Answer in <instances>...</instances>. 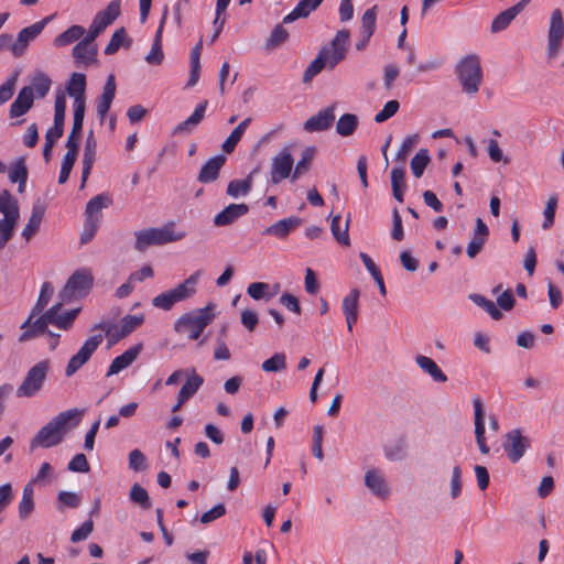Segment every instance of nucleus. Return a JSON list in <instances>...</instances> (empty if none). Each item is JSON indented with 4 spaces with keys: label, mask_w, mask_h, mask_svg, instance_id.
Here are the masks:
<instances>
[{
    "label": "nucleus",
    "mask_w": 564,
    "mask_h": 564,
    "mask_svg": "<svg viewBox=\"0 0 564 564\" xmlns=\"http://www.w3.org/2000/svg\"><path fill=\"white\" fill-rule=\"evenodd\" d=\"M77 410H67L54 416L46 425H44L37 434L33 437L30 448L34 449L36 446L50 448L58 445L67 431V423L77 415Z\"/></svg>",
    "instance_id": "f257e3e1"
},
{
    "label": "nucleus",
    "mask_w": 564,
    "mask_h": 564,
    "mask_svg": "<svg viewBox=\"0 0 564 564\" xmlns=\"http://www.w3.org/2000/svg\"><path fill=\"white\" fill-rule=\"evenodd\" d=\"M134 249L139 252H143L150 247L163 246L182 240L185 237V232L176 231L174 223H167L160 228L151 227L138 230L134 232Z\"/></svg>",
    "instance_id": "f03ea898"
},
{
    "label": "nucleus",
    "mask_w": 564,
    "mask_h": 564,
    "mask_svg": "<svg viewBox=\"0 0 564 564\" xmlns=\"http://www.w3.org/2000/svg\"><path fill=\"white\" fill-rule=\"evenodd\" d=\"M213 308L214 305L208 304L204 308L182 315L174 325L175 332L181 335H186L192 340L199 338L203 330L214 318Z\"/></svg>",
    "instance_id": "7ed1b4c3"
},
{
    "label": "nucleus",
    "mask_w": 564,
    "mask_h": 564,
    "mask_svg": "<svg viewBox=\"0 0 564 564\" xmlns=\"http://www.w3.org/2000/svg\"><path fill=\"white\" fill-rule=\"evenodd\" d=\"M200 275L202 271L194 272L176 288L155 296L152 300V305L164 311H170L175 303L192 297L196 293V285Z\"/></svg>",
    "instance_id": "20e7f679"
},
{
    "label": "nucleus",
    "mask_w": 564,
    "mask_h": 564,
    "mask_svg": "<svg viewBox=\"0 0 564 564\" xmlns=\"http://www.w3.org/2000/svg\"><path fill=\"white\" fill-rule=\"evenodd\" d=\"M456 72L463 90L468 95H475L482 82L479 57L475 54L465 56L457 64Z\"/></svg>",
    "instance_id": "39448f33"
},
{
    "label": "nucleus",
    "mask_w": 564,
    "mask_h": 564,
    "mask_svg": "<svg viewBox=\"0 0 564 564\" xmlns=\"http://www.w3.org/2000/svg\"><path fill=\"white\" fill-rule=\"evenodd\" d=\"M50 360H41L35 364L24 377L23 381L17 390L19 398L34 397L43 387L47 373L50 371Z\"/></svg>",
    "instance_id": "423d86ee"
},
{
    "label": "nucleus",
    "mask_w": 564,
    "mask_h": 564,
    "mask_svg": "<svg viewBox=\"0 0 564 564\" xmlns=\"http://www.w3.org/2000/svg\"><path fill=\"white\" fill-rule=\"evenodd\" d=\"M94 284V276L89 270L75 271L67 280L58 296L62 301H70L73 297L86 295Z\"/></svg>",
    "instance_id": "0eeeda50"
},
{
    "label": "nucleus",
    "mask_w": 564,
    "mask_h": 564,
    "mask_svg": "<svg viewBox=\"0 0 564 564\" xmlns=\"http://www.w3.org/2000/svg\"><path fill=\"white\" fill-rule=\"evenodd\" d=\"M104 340V336L101 334H96L90 336L85 340L79 350L70 357L65 368V376L72 377L75 375L88 360L91 358L93 354L97 350V348L101 345Z\"/></svg>",
    "instance_id": "6e6552de"
},
{
    "label": "nucleus",
    "mask_w": 564,
    "mask_h": 564,
    "mask_svg": "<svg viewBox=\"0 0 564 564\" xmlns=\"http://www.w3.org/2000/svg\"><path fill=\"white\" fill-rule=\"evenodd\" d=\"M564 40V19L560 9H554L550 17L547 30L546 55L550 59L555 58L562 47Z\"/></svg>",
    "instance_id": "1a4fd4ad"
},
{
    "label": "nucleus",
    "mask_w": 564,
    "mask_h": 564,
    "mask_svg": "<svg viewBox=\"0 0 564 564\" xmlns=\"http://www.w3.org/2000/svg\"><path fill=\"white\" fill-rule=\"evenodd\" d=\"M48 322L45 317V312L39 315H33V312L21 324L22 333L19 336L20 343H26L41 335L46 334L48 337H59L61 335L47 329Z\"/></svg>",
    "instance_id": "9d476101"
},
{
    "label": "nucleus",
    "mask_w": 564,
    "mask_h": 564,
    "mask_svg": "<svg viewBox=\"0 0 564 564\" xmlns=\"http://www.w3.org/2000/svg\"><path fill=\"white\" fill-rule=\"evenodd\" d=\"M121 14V0H112L99 11L89 26V37H98Z\"/></svg>",
    "instance_id": "9b49d317"
},
{
    "label": "nucleus",
    "mask_w": 564,
    "mask_h": 564,
    "mask_svg": "<svg viewBox=\"0 0 564 564\" xmlns=\"http://www.w3.org/2000/svg\"><path fill=\"white\" fill-rule=\"evenodd\" d=\"M530 446L531 440L520 429L511 430L505 435L502 447L512 463H518Z\"/></svg>",
    "instance_id": "f8f14e48"
},
{
    "label": "nucleus",
    "mask_w": 564,
    "mask_h": 564,
    "mask_svg": "<svg viewBox=\"0 0 564 564\" xmlns=\"http://www.w3.org/2000/svg\"><path fill=\"white\" fill-rule=\"evenodd\" d=\"M294 160L290 147L281 149L271 161L270 176L273 184H279L289 176L292 177Z\"/></svg>",
    "instance_id": "ddd939ff"
},
{
    "label": "nucleus",
    "mask_w": 564,
    "mask_h": 564,
    "mask_svg": "<svg viewBox=\"0 0 564 564\" xmlns=\"http://www.w3.org/2000/svg\"><path fill=\"white\" fill-rule=\"evenodd\" d=\"M53 18H54V14L48 15V17L44 18L43 20L35 22L34 24H32L30 26L22 29L18 34L17 41H14V43L11 45V53L15 57L21 56L24 53L25 48L28 47L29 43L31 41H33L37 35L41 34V32L43 31L45 25L51 20H53Z\"/></svg>",
    "instance_id": "4468645a"
},
{
    "label": "nucleus",
    "mask_w": 564,
    "mask_h": 564,
    "mask_svg": "<svg viewBox=\"0 0 564 564\" xmlns=\"http://www.w3.org/2000/svg\"><path fill=\"white\" fill-rule=\"evenodd\" d=\"M66 301H62L59 299V302L51 306L48 310L45 311V317L48 322V325H54L57 328L62 330H68L76 319L79 308H74L64 313H61L62 307Z\"/></svg>",
    "instance_id": "2eb2a0df"
},
{
    "label": "nucleus",
    "mask_w": 564,
    "mask_h": 564,
    "mask_svg": "<svg viewBox=\"0 0 564 564\" xmlns=\"http://www.w3.org/2000/svg\"><path fill=\"white\" fill-rule=\"evenodd\" d=\"M334 109L335 106L333 105L318 111L315 116L310 117L304 122L303 129L310 133L328 130L335 120Z\"/></svg>",
    "instance_id": "dca6fc26"
},
{
    "label": "nucleus",
    "mask_w": 564,
    "mask_h": 564,
    "mask_svg": "<svg viewBox=\"0 0 564 564\" xmlns=\"http://www.w3.org/2000/svg\"><path fill=\"white\" fill-rule=\"evenodd\" d=\"M97 37H89V33L73 47V57L76 63L90 65L96 62L97 46L94 41Z\"/></svg>",
    "instance_id": "f3484780"
},
{
    "label": "nucleus",
    "mask_w": 564,
    "mask_h": 564,
    "mask_svg": "<svg viewBox=\"0 0 564 564\" xmlns=\"http://www.w3.org/2000/svg\"><path fill=\"white\" fill-rule=\"evenodd\" d=\"M349 36L350 33L348 30H340L336 33L329 46L323 47V50H327L332 56L330 69H333L341 59L345 58Z\"/></svg>",
    "instance_id": "a211bd4d"
},
{
    "label": "nucleus",
    "mask_w": 564,
    "mask_h": 564,
    "mask_svg": "<svg viewBox=\"0 0 564 564\" xmlns=\"http://www.w3.org/2000/svg\"><path fill=\"white\" fill-rule=\"evenodd\" d=\"M167 14H169V8H167V6H165L163 9V14H162L159 28L156 30V33H155V36L153 40L152 48L145 56V61L150 65H160L164 58V54L162 52V34H163V29H164V25L166 22Z\"/></svg>",
    "instance_id": "6ab92c4d"
},
{
    "label": "nucleus",
    "mask_w": 564,
    "mask_h": 564,
    "mask_svg": "<svg viewBox=\"0 0 564 564\" xmlns=\"http://www.w3.org/2000/svg\"><path fill=\"white\" fill-rule=\"evenodd\" d=\"M249 206L247 204H230L214 217V225L223 227L234 224L238 218L247 215Z\"/></svg>",
    "instance_id": "aec40b11"
},
{
    "label": "nucleus",
    "mask_w": 564,
    "mask_h": 564,
    "mask_svg": "<svg viewBox=\"0 0 564 564\" xmlns=\"http://www.w3.org/2000/svg\"><path fill=\"white\" fill-rule=\"evenodd\" d=\"M142 344H137L132 347H130L129 349H127L123 354H121L120 356L116 357L109 368H108V371L106 373L107 377H111L113 375H117L119 373L121 370L128 368L129 366L132 365V362L138 358V356L140 355L141 350H142Z\"/></svg>",
    "instance_id": "412c9836"
},
{
    "label": "nucleus",
    "mask_w": 564,
    "mask_h": 564,
    "mask_svg": "<svg viewBox=\"0 0 564 564\" xmlns=\"http://www.w3.org/2000/svg\"><path fill=\"white\" fill-rule=\"evenodd\" d=\"M226 163V156L224 154H218L212 159H209L202 166L197 181L203 184L212 183L216 181L219 176L220 169Z\"/></svg>",
    "instance_id": "4be33fe9"
},
{
    "label": "nucleus",
    "mask_w": 564,
    "mask_h": 564,
    "mask_svg": "<svg viewBox=\"0 0 564 564\" xmlns=\"http://www.w3.org/2000/svg\"><path fill=\"white\" fill-rule=\"evenodd\" d=\"M34 94L32 87H23L10 107V117L18 118L25 115L33 106Z\"/></svg>",
    "instance_id": "5701e85b"
},
{
    "label": "nucleus",
    "mask_w": 564,
    "mask_h": 564,
    "mask_svg": "<svg viewBox=\"0 0 564 564\" xmlns=\"http://www.w3.org/2000/svg\"><path fill=\"white\" fill-rule=\"evenodd\" d=\"M116 89H117V86H116L115 76L112 74H110L106 79V83H105V86L102 89V94L98 98V101H97V115L99 116L100 120H104L107 112L109 111L112 100L116 95Z\"/></svg>",
    "instance_id": "b1692460"
},
{
    "label": "nucleus",
    "mask_w": 564,
    "mask_h": 564,
    "mask_svg": "<svg viewBox=\"0 0 564 564\" xmlns=\"http://www.w3.org/2000/svg\"><path fill=\"white\" fill-rule=\"evenodd\" d=\"M365 485L379 498L386 499L390 494L384 476L378 469H370L366 473Z\"/></svg>",
    "instance_id": "393cba45"
},
{
    "label": "nucleus",
    "mask_w": 564,
    "mask_h": 564,
    "mask_svg": "<svg viewBox=\"0 0 564 564\" xmlns=\"http://www.w3.org/2000/svg\"><path fill=\"white\" fill-rule=\"evenodd\" d=\"M530 1L531 0H521L516 6L500 12L491 23V32L496 33L505 30Z\"/></svg>",
    "instance_id": "a878e982"
},
{
    "label": "nucleus",
    "mask_w": 564,
    "mask_h": 564,
    "mask_svg": "<svg viewBox=\"0 0 564 564\" xmlns=\"http://www.w3.org/2000/svg\"><path fill=\"white\" fill-rule=\"evenodd\" d=\"M360 292L358 289H352L347 296L343 300V313L346 317L347 328L352 332V326L358 319V302Z\"/></svg>",
    "instance_id": "bb28decb"
},
{
    "label": "nucleus",
    "mask_w": 564,
    "mask_h": 564,
    "mask_svg": "<svg viewBox=\"0 0 564 564\" xmlns=\"http://www.w3.org/2000/svg\"><path fill=\"white\" fill-rule=\"evenodd\" d=\"M66 91L74 98L73 105H86V76L80 73H73L67 83Z\"/></svg>",
    "instance_id": "cd10ccee"
},
{
    "label": "nucleus",
    "mask_w": 564,
    "mask_h": 564,
    "mask_svg": "<svg viewBox=\"0 0 564 564\" xmlns=\"http://www.w3.org/2000/svg\"><path fill=\"white\" fill-rule=\"evenodd\" d=\"M112 204V199L108 194H99L93 197L86 205L85 219L97 220L100 223V213Z\"/></svg>",
    "instance_id": "c85d7f7f"
},
{
    "label": "nucleus",
    "mask_w": 564,
    "mask_h": 564,
    "mask_svg": "<svg viewBox=\"0 0 564 564\" xmlns=\"http://www.w3.org/2000/svg\"><path fill=\"white\" fill-rule=\"evenodd\" d=\"M207 100L202 101L194 110V112L183 122L178 123L174 130L173 134L181 133H189L192 130L199 124V122L204 118V113L207 107Z\"/></svg>",
    "instance_id": "c756f323"
},
{
    "label": "nucleus",
    "mask_w": 564,
    "mask_h": 564,
    "mask_svg": "<svg viewBox=\"0 0 564 564\" xmlns=\"http://www.w3.org/2000/svg\"><path fill=\"white\" fill-rule=\"evenodd\" d=\"M300 224L301 219L299 217L281 219L265 228L263 235H270L282 239L285 238L291 232V230L300 226Z\"/></svg>",
    "instance_id": "7c9ffc66"
},
{
    "label": "nucleus",
    "mask_w": 564,
    "mask_h": 564,
    "mask_svg": "<svg viewBox=\"0 0 564 564\" xmlns=\"http://www.w3.org/2000/svg\"><path fill=\"white\" fill-rule=\"evenodd\" d=\"M330 54L327 50H321L318 55L314 61L311 62V64L307 66V68L304 72L303 75V82L310 83L313 77H315L318 73L322 72L324 67L330 68Z\"/></svg>",
    "instance_id": "2f4dec72"
},
{
    "label": "nucleus",
    "mask_w": 564,
    "mask_h": 564,
    "mask_svg": "<svg viewBox=\"0 0 564 564\" xmlns=\"http://www.w3.org/2000/svg\"><path fill=\"white\" fill-rule=\"evenodd\" d=\"M322 2L323 0H301L293 11L283 18V23H291L300 18H307Z\"/></svg>",
    "instance_id": "473e14b6"
},
{
    "label": "nucleus",
    "mask_w": 564,
    "mask_h": 564,
    "mask_svg": "<svg viewBox=\"0 0 564 564\" xmlns=\"http://www.w3.org/2000/svg\"><path fill=\"white\" fill-rule=\"evenodd\" d=\"M416 365L422 371L427 373L435 382H446L447 377L437 366V364L430 357L419 355L415 357Z\"/></svg>",
    "instance_id": "72a5a7b5"
},
{
    "label": "nucleus",
    "mask_w": 564,
    "mask_h": 564,
    "mask_svg": "<svg viewBox=\"0 0 564 564\" xmlns=\"http://www.w3.org/2000/svg\"><path fill=\"white\" fill-rule=\"evenodd\" d=\"M45 208L43 205L36 204L32 208L31 216L22 230V236L30 240L39 230L44 216Z\"/></svg>",
    "instance_id": "f704fd0d"
},
{
    "label": "nucleus",
    "mask_w": 564,
    "mask_h": 564,
    "mask_svg": "<svg viewBox=\"0 0 564 564\" xmlns=\"http://www.w3.org/2000/svg\"><path fill=\"white\" fill-rule=\"evenodd\" d=\"M0 213L3 214L2 219L18 220L20 216L17 200L7 189L0 193Z\"/></svg>",
    "instance_id": "c9c22d12"
},
{
    "label": "nucleus",
    "mask_w": 564,
    "mask_h": 564,
    "mask_svg": "<svg viewBox=\"0 0 564 564\" xmlns=\"http://www.w3.org/2000/svg\"><path fill=\"white\" fill-rule=\"evenodd\" d=\"M203 382V377L197 375L195 369H193L192 375L186 379L185 383L182 386L178 392V395L181 397V402L188 401L198 391Z\"/></svg>",
    "instance_id": "e433bc0d"
},
{
    "label": "nucleus",
    "mask_w": 564,
    "mask_h": 564,
    "mask_svg": "<svg viewBox=\"0 0 564 564\" xmlns=\"http://www.w3.org/2000/svg\"><path fill=\"white\" fill-rule=\"evenodd\" d=\"M405 170L404 166L393 167L391 170V187L393 197L399 202H403L405 191Z\"/></svg>",
    "instance_id": "4c0bfd02"
},
{
    "label": "nucleus",
    "mask_w": 564,
    "mask_h": 564,
    "mask_svg": "<svg viewBox=\"0 0 564 564\" xmlns=\"http://www.w3.org/2000/svg\"><path fill=\"white\" fill-rule=\"evenodd\" d=\"M90 330H104L106 337L108 338L109 345H113L118 343L120 339L127 337L126 335H123L120 325L107 321H101L98 324H95L90 328Z\"/></svg>",
    "instance_id": "58836bf2"
},
{
    "label": "nucleus",
    "mask_w": 564,
    "mask_h": 564,
    "mask_svg": "<svg viewBox=\"0 0 564 564\" xmlns=\"http://www.w3.org/2000/svg\"><path fill=\"white\" fill-rule=\"evenodd\" d=\"M85 29L82 26V25H72L69 26L67 30H65L64 32H62L61 34H58L55 39H54V45L56 47H63V46H66L77 40H79L80 37L84 36L85 34Z\"/></svg>",
    "instance_id": "ea45409f"
},
{
    "label": "nucleus",
    "mask_w": 564,
    "mask_h": 564,
    "mask_svg": "<svg viewBox=\"0 0 564 564\" xmlns=\"http://www.w3.org/2000/svg\"><path fill=\"white\" fill-rule=\"evenodd\" d=\"M66 116V96L64 91H57L54 105V124L52 129L64 132V121Z\"/></svg>",
    "instance_id": "a19ab883"
},
{
    "label": "nucleus",
    "mask_w": 564,
    "mask_h": 564,
    "mask_svg": "<svg viewBox=\"0 0 564 564\" xmlns=\"http://www.w3.org/2000/svg\"><path fill=\"white\" fill-rule=\"evenodd\" d=\"M332 224H330V231L334 236V238L336 239V241L343 246H349L350 245V239H349V235H348V229H349V217L347 218V220L345 221L344 224V227L340 228V216L339 215H335V216H332Z\"/></svg>",
    "instance_id": "79ce46f5"
},
{
    "label": "nucleus",
    "mask_w": 564,
    "mask_h": 564,
    "mask_svg": "<svg viewBox=\"0 0 564 564\" xmlns=\"http://www.w3.org/2000/svg\"><path fill=\"white\" fill-rule=\"evenodd\" d=\"M251 122V118H246L242 120L229 134V137L224 141L221 148L226 153H231L238 142L240 141L242 134Z\"/></svg>",
    "instance_id": "37998d69"
},
{
    "label": "nucleus",
    "mask_w": 564,
    "mask_h": 564,
    "mask_svg": "<svg viewBox=\"0 0 564 564\" xmlns=\"http://www.w3.org/2000/svg\"><path fill=\"white\" fill-rule=\"evenodd\" d=\"M315 153V147H306L302 151V158L297 161L294 172L292 173V181L297 180L302 174L306 173L310 170Z\"/></svg>",
    "instance_id": "c03bdc74"
},
{
    "label": "nucleus",
    "mask_w": 564,
    "mask_h": 564,
    "mask_svg": "<svg viewBox=\"0 0 564 564\" xmlns=\"http://www.w3.org/2000/svg\"><path fill=\"white\" fill-rule=\"evenodd\" d=\"M358 127V117L354 113H345L336 122V132L341 137L351 135Z\"/></svg>",
    "instance_id": "a18cd8bd"
},
{
    "label": "nucleus",
    "mask_w": 564,
    "mask_h": 564,
    "mask_svg": "<svg viewBox=\"0 0 564 564\" xmlns=\"http://www.w3.org/2000/svg\"><path fill=\"white\" fill-rule=\"evenodd\" d=\"M34 510L33 500V487L31 482H28L22 491V499L19 503V517L20 519H26Z\"/></svg>",
    "instance_id": "49530a36"
},
{
    "label": "nucleus",
    "mask_w": 564,
    "mask_h": 564,
    "mask_svg": "<svg viewBox=\"0 0 564 564\" xmlns=\"http://www.w3.org/2000/svg\"><path fill=\"white\" fill-rule=\"evenodd\" d=\"M131 43H132V40L127 37L124 28H119L115 31L109 43L107 44V46L105 48V54L112 55L119 50L120 45H124L126 47H129L131 45Z\"/></svg>",
    "instance_id": "de8ad7c7"
},
{
    "label": "nucleus",
    "mask_w": 564,
    "mask_h": 564,
    "mask_svg": "<svg viewBox=\"0 0 564 564\" xmlns=\"http://www.w3.org/2000/svg\"><path fill=\"white\" fill-rule=\"evenodd\" d=\"M254 171L251 172L245 180H234L229 182L227 186V194L234 198L239 195H247L252 187V175Z\"/></svg>",
    "instance_id": "09e8293b"
},
{
    "label": "nucleus",
    "mask_w": 564,
    "mask_h": 564,
    "mask_svg": "<svg viewBox=\"0 0 564 564\" xmlns=\"http://www.w3.org/2000/svg\"><path fill=\"white\" fill-rule=\"evenodd\" d=\"M431 162V156L429 154L427 149H420L419 152L412 158L410 166L413 175L416 178H420L429 163Z\"/></svg>",
    "instance_id": "8fccbe9b"
},
{
    "label": "nucleus",
    "mask_w": 564,
    "mask_h": 564,
    "mask_svg": "<svg viewBox=\"0 0 564 564\" xmlns=\"http://www.w3.org/2000/svg\"><path fill=\"white\" fill-rule=\"evenodd\" d=\"M377 6L366 10L361 18L360 33L366 40H370L376 30Z\"/></svg>",
    "instance_id": "3c124183"
},
{
    "label": "nucleus",
    "mask_w": 564,
    "mask_h": 564,
    "mask_svg": "<svg viewBox=\"0 0 564 564\" xmlns=\"http://www.w3.org/2000/svg\"><path fill=\"white\" fill-rule=\"evenodd\" d=\"M54 293V289L50 282H44L41 286V292L37 297V301L35 302L34 306L32 307L33 315H39L41 313H44L45 306L48 304L52 295Z\"/></svg>",
    "instance_id": "603ef678"
},
{
    "label": "nucleus",
    "mask_w": 564,
    "mask_h": 564,
    "mask_svg": "<svg viewBox=\"0 0 564 564\" xmlns=\"http://www.w3.org/2000/svg\"><path fill=\"white\" fill-rule=\"evenodd\" d=\"M200 50H202V41H199L196 46L192 50L191 53V73H189V79L187 85L194 86L199 78V72H200Z\"/></svg>",
    "instance_id": "864d4df0"
},
{
    "label": "nucleus",
    "mask_w": 564,
    "mask_h": 564,
    "mask_svg": "<svg viewBox=\"0 0 564 564\" xmlns=\"http://www.w3.org/2000/svg\"><path fill=\"white\" fill-rule=\"evenodd\" d=\"M469 299L479 307L484 308L494 319L499 321L502 313L497 308L496 304L480 294H471Z\"/></svg>",
    "instance_id": "5fc2aeb1"
},
{
    "label": "nucleus",
    "mask_w": 564,
    "mask_h": 564,
    "mask_svg": "<svg viewBox=\"0 0 564 564\" xmlns=\"http://www.w3.org/2000/svg\"><path fill=\"white\" fill-rule=\"evenodd\" d=\"M52 80L47 75L42 72H39L31 82V86L33 88V93L35 91L39 98H43L47 95L51 89Z\"/></svg>",
    "instance_id": "6e6d98bb"
},
{
    "label": "nucleus",
    "mask_w": 564,
    "mask_h": 564,
    "mask_svg": "<svg viewBox=\"0 0 564 564\" xmlns=\"http://www.w3.org/2000/svg\"><path fill=\"white\" fill-rule=\"evenodd\" d=\"M261 368L265 372H278L286 368V357L283 352H275L271 358L262 362Z\"/></svg>",
    "instance_id": "4d7b16f0"
},
{
    "label": "nucleus",
    "mask_w": 564,
    "mask_h": 564,
    "mask_svg": "<svg viewBox=\"0 0 564 564\" xmlns=\"http://www.w3.org/2000/svg\"><path fill=\"white\" fill-rule=\"evenodd\" d=\"M129 496L132 502L140 505L143 509L151 508L150 496L141 485H132Z\"/></svg>",
    "instance_id": "13d9d810"
},
{
    "label": "nucleus",
    "mask_w": 564,
    "mask_h": 564,
    "mask_svg": "<svg viewBox=\"0 0 564 564\" xmlns=\"http://www.w3.org/2000/svg\"><path fill=\"white\" fill-rule=\"evenodd\" d=\"M384 457L390 462H399L406 457V445L403 442H395L384 446Z\"/></svg>",
    "instance_id": "bf43d9fd"
},
{
    "label": "nucleus",
    "mask_w": 564,
    "mask_h": 564,
    "mask_svg": "<svg viewBox=\"0 0 564 564\" xmlns=\"http://www.w3.org/2000/svg\"><path fill=\"white\" fill-rule=\"evenodd\" d=\"M63 131L50 128L45 133V143L43 147V159L46 163L51 161L52 150L55 142L63 135Z\"/></svg>",
    "instance_id": "052dcab7"
},
{
    "label": "nucleus",
    "mask_w": 564,
    "mask_h": 564,
    "mask_svg": "<svg viewBox=\"0 0 564 564\" xmlns=\"http://www.w3.org/2000/svg\"><path fill=\"white\" fill-rule=\"evenodd\" d=\"M417 140H419L417 134L408 135L403 140L401 147L399 148V150L397 152V156H395V160L401 163L400 166H404L406 158H408L409 153L414 149L415 144L417 143Z\"/></svg>",
    "instance_id": "680f3d73"
},
{
    "label": "nucleus",
    "mask_w": 564,
    "mask_h": 564,
    "mask_svg": "<svg viewBox=\"0 0 564 564\" xmlns=\"http://www.w3.org/2000/svg\"><path fill=\"white\" fill-rule=\"evenodd\" d=\"M557 200L558 199L555 194L551 195L546 200V205L543 212L544 221L542 223V228L544 230L550 229L554 224Z\"/></svg>",
    "instance_id": "e2e57ef3"
},
{
    "label": "nucleus",
    "mask_w": 564,
    "mask_h": 564,
    "mask_svg": "<svg viewBox=\"0 0 564 564\" xmlns=\"http://www.w3.org/2000/svg\"><path fill=\"white\" fill-rule=\"evenodd\" d=\"M475 410V436L485 437V421H484V408L482 402L479 398L473 400Z\"/></svg>",
    "instance_id": "0e129e2a"
},
{
    "label": "nucleus",
    "mask_w": 564,
    "mask_h": 564,
    "mask_svg": "<svg viewBox=\"0 0 564 564\" xmlns=\"http://www.w3.org/2000/svg\"><path fill=\"white\" fill-rule=\"evenodd\" d=\"M288 31L281 24L275 25L270 37L265 42L267 50H273L280 46L288 40Z\"/></svg>",
    "instance_id": "69168bd1"
},
{
    "label": "nucleus",
    "mask_w": 564,
    "mask_h": 564,
    "mask_svg": "<svg viewBox=\"0 0 564 564\" xmlns=\"http://www.w3.org/2000/svg\"><path fill=\"white\" fill-rule=\"evenodd\" d=\"M268 291L269 284L264 282H253L247 288L248 295L256 301L270 300L272 295Z\"/></svg>",
    "instance_id": "338daca9"
},
{
    "label": "nucleus",
    "mask_w": 564,
    "mask_h": 564,
    "mask_svg": "<svg viewBox=\"0 0 564 564\" xmlns=\"http://www.w3.org/2000/svg\"><path fill=\"white\" fill-rule=\"evenodd\" d=\"M9 178L12 183H26L28 169L24 159L21 158L10 170Z\"/></svg>",
    "instance_id": "774afa93"
}]
</instances>
